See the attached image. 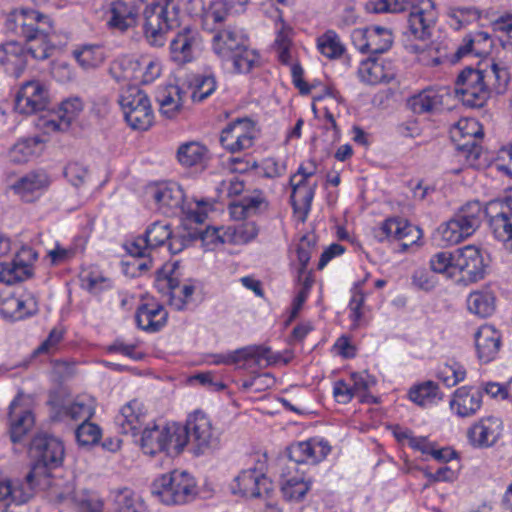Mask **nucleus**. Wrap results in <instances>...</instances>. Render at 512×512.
Here are the masks:
<instances>
[{"label":"nucleus","mask_w":512,"mask_h":512,"mask_svg":"<svg viewBox=\"0 0 512 512\" xmlns=\"http://www.w3.org/2000/svg\"><path fill=\"white\" fill-rule=\"evenodd\" d=\"M316 235L308 233L300 238L297 244V259L299 262L298 274L300 277L306 272L312 254L316 251Z\"/></svg>","instance_id":"obj_55"},{"label":"nucleus","mask_w":512,"mask_h":512,"mask_svg":"<svg viewBox=\"0 0 512 512\" xmlns=\"http://www.w3.org/2000/svg\"><path fill=\"white\" fill-rule=\"evenodd\" d=\"M63 331L57 328H54L50 331L48 337L38 346V348L34 351V355L39 354H54L61 341L63 340Z\"/></svg>","instance_id":"obj_63"},{"label":"nucleus","mask_w":512,"mask_h":512,"mask_svg":"<svg viewBox=\"0 0 512 512\" xmlns=\"http://www.w3.org/2000/svg\"><path fill=\"white\" fill-rule=\"evenodd\" d=\"M437 20V12L432 0H416L411 5L406 35L414 40L427 41Z\"/></svg>","instance_id":"obj_12"},{"label":"nucleus","mask_w":512,"mask_h":512,"mask_svg":"<svg viewBox=\"0 0 512 512\" xmlns=\"http://www.w3.org/2000/svg\"><path fill=\"white\" fill-rule=\"evenodd\" d=\"M482 405V393L470 386L457 388L451 397L449 406L451 411L460 418L475 415Z\"/></svg>","instance_id":"obj_28"},{"label":"nucleus","mask_w":512,"mask_h":512,"mask_svg":"<svg viewBox=\"0 0 512 512\" xmlns=\"http://www.w3.org/2000/svg\"><path fill=\"white\" fill-rule=\"evenodd\" d=\"M466 304L470 313L487 318L495 311L496 297L489 289L476 290L468 295Z\"/></svg>","instance_id":"obj_44"},{"label":"nucleus","mask_w":512,"mask_h":512,"mask_svg":"<svg viewBox=\"0 0 512 512\" xmlns=\"http://www.w3.org/2000/svg\"><path fill=\"white\" fill-rule=\"evenodd\" d=\"M75 436L81 446L95 445L101 438V429L98 425L87 420L77 427Z\"/></svg>","instance_id":"obj_57"},{"label":"nucleus","mask_w":512,"mask_h":512,"mask_svg":"<svg viewBox=\"0 0 512 512\" xmlns=\"http://www.w3.org/2000/svg\"><path fill=\"white\" fill-rule=\"evenodd\" d=\"M168 313L159 303H144L136 311L137 326L146 332H157L167 322Z\"/></svg>","instance_id":"obj_37"},{"label":"nucleus","mask_w":512,"mask_h":512,"mask_svg":"<svg viewBox=\"0 0 512 512\" xmlns=\"http://www.w3.org/2000/svg\"><path fill=\"white\" fill-rule=\"evenodd\" d=\"M50 405V417L53 421L70 419L85 422L95 413V400L90 396H78L73 402L65 405L50 401Z\"/></svg>","instance_id":"obj_23"},{"label":"nucleus","mask_w":512,"mask_h":512,"mask_svg":"<svg viewBox=\"0 0 512 512\" xmlns=\"http://www.w3.org/2000/svg\"><path fill=\"white\" fill-rule=\"evenodd\" d=\"M171 232L167 222L156 221L148 226L143 236L126 243V251L134 257H146L147 251L164 245L171 238Z\"/></svg>","instance_id":"obj_17"},{"label":"nucleus","mask_w":512,"mask_h":512,"mask_svg":"<svg viewBox=\"0 0 512 512\" xmlns=\"http://www.w3.org/2000/svg\"><path fill=\"white\" fill-rule=\"evenodd\" d=\"M10 438L19 443L34 425V417L28 408L21 405V398L16 397L9 406Z\"/></svg>","instance_id":"obj_34"},{"label":"nucleus","mask_w":512,"mask_h":512,"mask_svg":"<svg viewBox=\"0 0 512 512\" xmlns=\"http://www.w3.org/2000/svg\"><path fill=\"white\" fill-rule=\"evenodd\" d=\"M5 28L30 43L28 51L33 58L42 60L49 56L46 37L52 25L48 16L32 9L14 10L7 15Z\"/></svg>","instance_id":"obj_1"},{"label":"nucleus","mask_w":512,"mask_h":512,"mask_svg":"<svg viewBox=\"0 0 512 512\" xmlns=\"http://www.w3.org/2000/svg\"><path fill=\"white\" fill-rule=\"evenodd\" d=\"M374 236L379 242L399 241L404 249L415 244L422 237V231L407 220L388 218L374 229Z\"/></svg>","instance_id":"obj_15"},{"label":"nucleus","mask_w":512,"mask_h":512,"mask_svg":"<svg viewBox=\"0 0 512 512\" xmlns=\"http://www.w3.org/2000/svg\"><path fill=\"white\" fill-rule=\"evenodd\" d=\"M484 216H486V207L476 200L467 202L453 215L469 236H472L480 227Z\"/></svg>","instance_id":"obj_41"},{"label":"nucleus","mask_w":512,"mask_h":512,"mask_svg":"<svg viewBox=\"0 0 512 512\" xmlns=\"http://www.w3.org/2000/svg\"><path fill=\"white\" fill-rule=\"evenodd\" d=\"M259 60L260 56L258 52L249 48L246 43L225 61L232 62L236 73H249L254 67L259 65Z\"/></svg>","instance_id":"obj_48"},{"label":"nucleus","mask_w":512,"mask_h":512,"mask_svg":"<svg viewBox=\"0 0 512 512\" xmlns=\"http://www.w3.org/2000/svg\"><path fill=\"white\" fill-rule=\"evenodd\" d=\"M128 125L135 130H148L153 124V111L147 94L137 86H128L119 97Z\"/></svg>","instance_id":"obj_9"},{"label":"nucleus","mask_w":512,"mask_h":512,"mask_svg":"<svg viewBox=\"0 0 512 512\" xmlns=\"http://www.w3.org/2000/svg\"><path fill=\"white\" fill-rule=\"evenodd\" d=\"M37 253L30 247H22L9 263H0V282L12 285L32 275V264Z\"/></svg>","instance_id":"obj_19"},{"label":"nucleus","mask_w":512,"mask_h":512,"mask_svg":"<svg viewBox=\"0 0 512 512\" xmlns=\"http://www.w3.org/2000/svg\"><path fill=\"white\" fill-rule=\"evenodd\" d=\"M436 377L448 388L456 386L466 377V369L457 361H450L439 367Z\"/></svg>","instance_id":"obj_52"},{"label":"nucleus","mask_w":512,"mask_h":512,"mask_svg":"<svg viewBox=\"0 0 512 512\" xmlns=\"http://www.w3.org/2000/svg\"><path fill=\"white\" fill-rule=\"evenodd\" d=\"M183 95L182 89L176 85L160 88L156 95L160 113L168 119L175 118L182 109Z\"/></svg>","instance_id":"obj_40"},{"label":"nucleus","mask_w":512,"mask_h":512,"mask_svg":"<svg viewBox=\"0 0 512 512\" xmlns=\"http://www.w3.org/2000/svg\"><path fill=\"white\" fill-rule=\"evenodd\" d=\"M253 168L256 169L258 176L267 179L279 178L286 172V164L273 157L265 158L259 163L255 162Z\"/></svg>","instance_id":"obj_56"},{"label":"nucleus","mask_w":512,"mask_h":512,"mask_svg":"<svg viewBox=\"0 0 512 512\" xmlns=\"http://www.w3.org/2000/svg\"><path fill=\"white\" fill-rule=\"evenodd\" d=\"M184 436V431L179 424L154 425L143 430L141 448L145 454L149 455L163 451L178 454L184 449Z\"/></svg>","instance_id":"obj_8"},{"label":"nucleus","mask_w":512,"mask_h":512,"mask_svg":"<svg viewBox=\"0 0 512 512\" xmlns=\"http://www.w3.org/2000/svg\"><path fill=\"white\" fill-rule=\"evenodd\" d=\"M317 170L316 161L310 159L301 163L297 171L289 178L290 202L296 212H301L305 216L311 209L315 191L318 187V181L315 180Z\"/></svg>","instance_id":"obj_7"},{"label":"nucleus","mask_w":512,"mask_h":512,"mask_svg":"<svg viewBox=\"0 0 512 512\" xmlns=\"http://www.w3.org/2000/svg\"><path fill=\"white\" fill-rule=\"evenodd\" d=\"M34 485L25 481L0 480V511L6 512L14 503L17 505L26 503L33 495Z\"/></svg>","instance_id":"obj_33"},{"label":"nucleus","mask_w":512,"mask_h":512,"mask_svg":"<svg viewBox=\"0 0 512 512\" xmlns=\"http://www.w3.org/2000/svg\"><path fill=\"white\" fill-rule=\"evenodd\" d=\"M144 10V35L155 47L165 44V35L180 25V9L176 0H156Z\"/></svg>","instance_id":"obj_3"},{"label":"nucleus","mask_w":512,"mask_h":512,"mask_svg":"<svg viewBox=\"0 0 512 512\" xmlns=\"http://www.w3.org/2000/svg\"><path fill=\"white\" fill-rule=\"evenodd\" d=\"M490 94H504L510 82L508 66L503 62L492 61L489 66L480 69Z\"/></svg>","instance_id":"obj_39"},{"label":"nucleus","mask_w":512,"mask_h":512,"mask_svg":"<svg viewBox=\"0 0 512 512\" xmlns=\"http://www.w3.org/2000/svg\"><path fill=\"white\" fill-rule=\"evenodd\" d=\"M151 492L165 505H183L196 498L198 487L191 474L173 470L155 479Z\"/></svg>","instance_id":"obj_4"},{"label":"nucleus","mask_w":512,"mask_h":512,"mask_svg":"<svg viewBox=\"0 0 512 512\" xmlns=\"http://www.w3.org/2000/svg\"><path fill=\"white\" fill-rule=\"evenodd\" d=\"M455 93L465 106L471 108L483 107L491 96L480 69L473 68H465L458 75Z\"/></svg>","instance_id":"obj_10"},{"label":"nucleus","mask_w":512,"mask_h":512,"mask_svg":"<svg viewBox=\"0 0 512 512\" xmlns=\"http://www.w3.org/2000/svg\"><path fill=\"white\" fill-rule=\"evenodd\" d=\"M39 310L38 299L31 292H24L18 296V311L15 320H21L35 315Z\"/></svg>","instance_id":"obj_60"},{"label":"nucleus","mask_w":512,"mask_h":512,"mask_svg":"<svg viewBox=\"0 0 512 512\" xmlns=\"http://www.w3.org/2000/svg\"><path fill=\"white\" fill-rule=\"evenodd\" d=\"M42 150V141L38 137L27 138L16 143L10 151V157L15 163L27 162Z\"/></svg>","instance_id":"obj_51"},{"label":"nucleus","mask_w":512,"mask_h":512,"mask_svg":"<svg viewBox=\"0 0 512 512\" xmlns=\"http://www.w3.org/2000/svg\"><path fill=\"white\" fill-rule=\"evenodd\" d=\"M429 264L433 272L451 277L455 273L454 252H438L430 258Z\"/></svg>","instance_id":"obj_58"},{"label":"nucleus","mask_w":512,"mask_h":512,"mask_svg":"<svg viewBox=\"0 0 512 512\" xmlns=\"http://www.w3.org/2000/svg\"><path fill=\"white\" fill-rule=\"evenodd\" d=\"M28 47L25 49L18 42H8L0 47V65L5 71L15 77H19L26 68Z\"/></svg>","instance_id":"obj_36"},{"label":"nucleus","mask_w":512,"mask_h":512,"mask_svg":"<svg viewBox=\"0 0 512 512\" xmlns=\"http://www.w3.org/2000/svg\"><path fill=\"white\" fill-rule=\"evenodd\" d=\"M114 503L117 512H137L135 495L128 488L115 492Z\"/></svg>","instance_id":"obj_61"},{"label":"nucleus","mask_w":512,"mask_h":512,"mask_svg":"<svg viewBox=\"0 0 512 512\" xmlns=\"http://www.w3.org/2000/svg\"><path fill=\"white\" fill-rule=\"evenodd\" d=\"M30 455L33 464L26 480L34 486L42 479L50 477V470L61 465L64 458L63 443L54 436L47 434L36 435L30 444Z\"/></svg>","instance_id":"obj_2"},{"label":"nucleus","mask_w":512,"mask_h":512,"mask_svg":"<svg viewBox=\"0 0 512 512\" xmlns=\"http://www.w3.org/2000/svg\"><path fill=\"white\" fill-rule=\"evenodd\" d=\"M317 48L322 55L329 59H337L345 52L340 37L333 30H327L317 38Z\"/></svg>","instance_id":"obj_50"},{"label":"nucleus","mask_w":512,"mask_h":512,"mask_svg":"<svg viewBox=\"0 0 512 512\" xmlns=\"http://www.w3.org/2000/svg\"><path fill=\"white\" fill-rule=\"evenodd\" d=\"M331 451V446L324 439L311 438L292 444L288 449V469H295L297 464H316L324 460Z\"/></svg>","instance_id":"obj_18"},{"label":"nucleus","mask_w":512,"mask_h":512,"mask_svg":"<svg viewBox=\"0 0 512 512\" xmlns=\"http://www.w3.org/2000/svg\"><path fill=\"white\" fill-rule=\"evenodd\" d=\"M247 42L242 31L234 26H227L223 29L216 30L212 38V49L214 53L223 61L231 57V55Z\"/></svg>","instance_id":"obj_29"},{"label":"nucleus","mask_w":512,"mask_h":512,"mask_svg":"<svg viewBox=\"0 0 512 512\" xmlns=\"http://www.w3.org/2000/svg\"><path fill=\"white\" fill-rule=\"evenodd\" d=\"M189 88L192 101L201 103L215 92L216 77L213 73L195 74L189 82Z\"/></svg>","instance_id":"obj_46"},{"label":"nucleus","mask_w":512,"mask_h":512,"mask_svg":"<svg viewBox=\"0 0 512 512\" xmlns=\"http://www.w3.org/2000/svg\"><path fill=\"white\" fill-rule=\"evenodd\" d=\"M50 103L47 86L39 80L24 82L15 97V110L31 115L45 110Z\"/></svg>","instance_id":"obj_14"},{"label":"nucleus","mask_w":512,"mask_h":512,"mask_svg":"<svg viewBox=\"0 0 512 512\" xmlns=\"http://www.w3.org/2000/svg\"><path fill=\"white\" fill-rule=\"evenodd\" d=\"M448 16L454 21L451 25L460 29L470 21L478 19L480 14L474 8H450Z\"/></svg>","instance_id":"obj_62"},{"label":"nucleus","mask_w":512,"mask_h":512,"mask_svg":"<svg viewBox=\"0 0 512 512\" xmlns=\"http://www.w3.org/2000/svg\"><path fill=\"white\" fill-rule=\"evenodd\" d=\"M110 29L125 32L137 24L139 7L125 0H106L103 6Z\"/></svg>","instance_id":"obj_20"},{"label":"nucleus","mask_w":512,"mask_h":512,"mask_svg":"<svg viewBox=\"0 0 512 512\" xmlns=\"http://www.w3.org/2000/svg\"><path fill=\"white\" fill-rule=\"evenodd\" d=\"M74 58L83 69L98 67L104 61V53L97 45H85L73 52Z\"/></svg>","instance_id":"obj_53"},{"label":"nucleus","mask_w":512,"mask_h":512,"mask_svg":"<svg viewBox=\"0 0 512 512\" xmlns=\"http://www.w3.org/2000/svg\"><path fill=\"white\" fill-rule=\"evenodd\" d=\"M229 236L226 240H228L229 244L239 245L246 244L258 235L259 229L254 222H242L234 226H228Z\"/></svg>","instance_id":"obj_54"},{"label":"nucleus","mask_w":512,"mask_h":512,"mask_svg":"<svg viewBox=\"0 0 512 512\" xmlns=\"http://www.w3.org/2000/svg\"><path fill=\"white\" fill-rule=\"evenodd\" d=\"M145 416L146 411L143 404L139 400L133 399L121 408L115 421L121 433L136 435L145 421Z\"/></svg>","instance_id":"obj_35"},{"label":"nucleus","mask_w":512,"mask_h":512,"mask_svg":"<svg viewBox=\"0 0 512 512\" xmlns=\"http://www.w3.org/2000/svg\"><path fill=\"white\" fill-rule=\"evenodd\" d=\"M248 359H254L256 362L266 360L269 364H272L280 361V355L273 354L271 349L265 346H250L227 354L213 355V363L215 364H236Z\"/></svg>","instance_id":"obj_30"},{"label":"nucleus","mask_w":512,"mask_h":512,"mask_svg":"<svg viewBox=\"0 0 512 512\" xmlns=\"http://www.w3.org/2000/svg\"><path fill=\"white\" fill-rule=\"evenodd\" d=\"M50 180L44 173H29L18 179L12 186L14 192L23 200L29 202L35 195L46 189Z\"/></svg>","instance_id":"obj_42"},{"label":"nucleus","mask_w":512,"mask_h":512,"mask_svg":"<svg viewBox=\"0 0 512 512\" xmlns=\"http://www.w3.org/2000/svg\"><path fill=\"white\" fill-rule=\"evenodd\" d=\"M153 199L165 214H175L176 210L179 213H190V209L186 207L184 191L175 182L158 185L153 192Z\"/></svg>","instance_id":"obj_25"},{"label":"nucleus","mask_w":512,"mask_h":512,"mask_svg":"<svg viewBox=\"0 0 512 512\" xmlns=\"http://www.w3.org/2000/svg\"><path fill=\"white\" fill-rule=\"evenodd\" d=\"M478 359L483 363L492 361L501 347V334L491 325H482L474 335Z\"/></svg>","instance_id":"obj_32"},{"label":"nucleus","mask_w":512,"mask_h":512,"mask_svg":"<svg viewBox=\"0 0 512 512\" xmlns=\"http://www.w3.org/2000/svg\"><path fill=\"white\" fill-rule=\"evenodd\" d=\"M455 271L465 272L472 281L482 279L484 276V261L479 248L474 245L456 249L454 251Z\"/></svg>","instance_id":"obj_27"},{"label":"nucleus","mask_w":512,"mask_h":512,"mask_svg":"<svg viewBox=\"0 0 512 512\" xmlns=\"http://www.w3.org/2000/svg\"><path fill=\"white\" fill-rule=\"evenodd\" d=\"M503 430L502 420L495 416L479 419L467 430L469 443L475 448H489L500 439Z\"/></svg>","instance_id":"obj_22"},{"label":"nucleus","mask_w":512,"mask_h":512,"mask_svg":"<svg viewBox=\"0 0 512 512\" xmlns=\"http://www.w3.org/2000/svg\"><path fill=\"white\" fill-rule=\"evenodd\" d=\"M407 4V0H370L367 7L374 13H400Z\"/></svg>","instance_id":"obj_59"},{"label":"nucleus","mask_w":512,"mask_h":512,"mask_svg":"<svg viewBox=\"0 0 512 512\" xmlns=\"http://www.w3.org/2000/svg\"><path fill=\"white\" fill-rule=\"evenodd\" d=\"M229 236L228 227H208L202 233V240L206 245H212L214 247L228 243L227 238Z\"/></svg>","instance_id":"obj_64"},{"label":"nucleus","mask_w":512,"mask_h":512,"mask_svg":"<svg viewBox=\"0 0 512 512\" xmlns=\"http://www.w3.org/2000/svg\"><path fill=\"white\" fill-rule=\"evenodd\" d=\"M351 39L359 52L373 56L387 52L392 47L394 36L389 28L372 25L354 29Z\"/></svg>","instance_id":"obj_11"},{"label":"nucleus","mask_w":512,"mask_h":512,"mask_svg":"<svg viewBox=\"0 0 512 512\" xmlns=\"http://www.w3.org/2000/svg\"><path fill=\"white\" fill-rule=\"evenodd\" d=\"M256 137L255 124L248 118L229 123L220 135V143L231 153H238L253 146Z\"/></svg>","instance_id":"obj_16"},{"label":"nucleus","mask_w":512,"mask_h":512,"mask_svg":"<svg viewBox=\"0 0 512 512\" xmlns=\"http://www.w3.org/2000/svg\"><path fill=\"white\" fill-rule=\"evenodd\" d=\"M443 397L438 385L430 380L415 385L409 390L410 400L420 406L431 404L435 400H442Z\"/></svg>","instance_id":"obj_49"},{"label":"nucleus","mask_w":512,"mask_h":512,"mask_svg":"<svg viewBox=\"0 0 512 512\" xmlns=\"http://www.w3.org/2000/svg\"><path fill=\"white\" fill-rule=\"evenodd\" d=\"M451 138L456 143L455 157L463 161L464 165L479 168L482 148L479 140L483 137V130L478 121L473 118L460 119L451 129Z\"/></svg>","instance_id":"obj_5"},{"label":"nucleus","mask_w":512,"mask_h":512,"mask_svg":"<svg viewBox=\"0 0 512 512\" xmlns=\"http://www.w3.org/2000/svg\"><path fill=\"white\" fill-rule=\"evenodd\" d=\"M202 37L197 29L184 27L170 41L169 55L179 67L193 62L202 48Z\"/></svg>","instance_id":"obj_13"},{"label":"nucleus","mask_w":512,"mask_h":512,"mask_svg":"<svg viewBox=\"0 0 512 512\" xmlns=\"http://www.w3.org/2000/svg\"><path fill=\"white\" fill-rule=\"evenodd\" d=\"M246 5H241L238 0H212L203 11L202 21L204 28L216 31V27L212 25L221 24L230 15L243 12Z\"/></svg>","instance_id":"obj_31"},{"label":"nucleus","mask_w":512,"mask_h":512,"mask_svg":"<svg viewBox=\"0 0 512 512\" xmlns=\"http://www.w3.org/2000/svg\"><path fill=\"white\" fill-rule=\"evenodd\" d=\"M436 237L439 245L452 246L464 241L470 236L452 216L448 221L442 223L437 228Z\"/></svg>","instance_id":"obj_47"},{"label":"nucleus","mask_w":512,"mask_h":512,"mask_svg":"<svg viewBox=\"0 0 512 512\" xmlns=\"http://www.w3.org/2000/svg\"><path fill=\"white\" fill-rule=\"evenodd\" d=\"M449 96V92L445 88H426L410 96L406 105L414 114H433L443 108L444 100Z\"/></svg>","instance_id":"obj_26"},{"label":"nucleus","mask_w":512,"mask_h":512,"mask_svg":"<svg viewBox=\"0 0 512 512\" xmlns=\"http://www.w3.org/2000/svg\"><path fill=\"white\" fill-rule=\"evenodd\" d=\"M184 431V448L190 447L192 453L200 456L219 446V437L212 426L210 418L202 411H194L188 416Z\"/></svg>","instance_id":"obj_6"},{"label":"nucleus","mask_w":512,"mask_h":512,"mask_svg":"<svg viewBox=\"0 0 512 512\" xmlns=\"http://www.w3.org/2000/svg\"><path fill=\"white\" fill-rule=\"evenodd\" d=\"M232 492L243 497H260L271 489V482L259 470L250 468L243 470L234 479Z\"/></svg>","instance_id":"obj_24"},{"label":"nucleus","mask_w":512,"mask_h":512,"mask_svg":"<svg viewBox=\"0 0 512 512\" xmlns=\"http://www.w3.org/2000/svg\"><path fill=\"white\" fill-rule=\"evenodd\" d=\"M83 108L84 104L81 98L69 97L60 103L56 113L42 120L41 128L45 133L65 132L79 117Z\"/></svg>","instance_id":"obj_21"},{"label":"nucleus","mask_w":512,"mask_h":512,"mask_svg":"<svg viewBox=\"0 0 512 512\" xmlns=\"http://www.w3.org/2000/svg\"><path fill=\"white\" fill-rule=\"evenodd\" d=\"M176 158L183 167H202L208 160V149L196 141L182 143L177 149Z\"/></svg>","instance_id":"obj_43"},{"label":"nucleus","mask_w":512,"mask_h":512,"mask_svg":"<svg viewBox=\"0 0 512 512\" xmlns=\"http://www.w3.org/2000/svg\"><path fill=\"white\" fill-rule=\"evenodd\" d=\"M287 473L282 472V484L281 491L283 497L288 501H300L302 500L307 492L310 490L311 482L305 480L304 477L290 476V470Z\"/></svg>","instance_id":"obj_45"},{"label":"nucleus","mask_w":512,"mask_h":512,"mask_svg":"<svg viewBox=\"0 0 512 512\" xmlns=\"http://www.w3.org/2000/svg\"><path fill=\"white\" fill-rule=\"evenodd\" d=\"M358 76L364 83L377 85L389 82L394 74L389 64L386 65L383 61L370 56L366 60L361 61L358 68Z\"/></svg>","instance_id":"obj_38"}]
</instances>
